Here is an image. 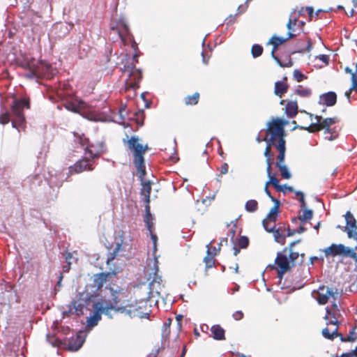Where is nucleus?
Returning a JSON list of instances; mask_svg holds the SVG:
<instances>
[{"label":"nucleus","instance_id":"nucleus-31","mask_svg":"<svg viewBox=\"0 0 357 357\" xmlns=\"http://www.w3.org/2000/svg\"><path fill=\"white\" fill-rule=\"evenodd\" d=\"M60 254L68 265H70L77 259V253L75 252H69L68 247H63V249L60 251Z\"/></svg>","mask_w":357,"mask_h":357},{"label":"nucleus","instance_id":"nucleus-43","mask_svg":"<svg viewBox=\"0 0 357 357\" xmlns=\"http://www.w3.org/2000/svg\"><path fill=\"white\" fill-rule=\"evenodd\" d=\"M353 91H357V75H353V82L351 86L344 93V96L350 102L351 94Z\"/></svg>","mask_w":357,"mask_h":357},{"label":"nucleus","instance_id":"nucleus-19","mask_svg":"<svg viewBox=\"0 0 357 357\" xmlns=\"http://www.w3.org/2000/svg\"><path fill=\"white\" fill-rule=\"evenodd\" d=\"M347 223V232L349 238H354L357 242V225L356 220L350 211H347L344 215Z\"/></svg>","mask_w":357,"mask_h":357},{"label":"nucleus","instance_id":"nucleus-61","mask_svg":"<svg viewBox=\"0 0 357 357\" xmlns=\"http://www.w3.org/2000/svg\"><path fill=\"white\" fill-rule=\"evenodd\" d=\"M235 22V17L230 15L226 19V23L227 25H231Z\"/></svg>","mask_w":357,"mask_h":357},{"label":"nucleus","instance_id":"nucleus-62","mask_svg":"<svg viewBox=\"0 0 357 357\" xmlns=\"http://www.w3.org/2000/svg\"><path fill=\"white\" fill-rule=\"evenodd\" d=\"M305 10V8H301L300 10H294V11L296 12V16H298V18L301 16V15H304V11Z\"/></svg>","mask_w":357,"mask_h":357},{"label":"nucleus","instance_id":"nucleus-51","mask_svg":"<svg viewBox=\"0 0 357 357\" xmlns=\"http://www.w3.org/2000/svg\"><path fill=\"white\" fill-rule=\"evenodd\" d=\"M123 247H116V250L110 253L109 256L107 259V263L109 264L111 261H112L116 256L117 253L121 250Z\"/></svg>","mask_w":357,"mask_h":357},{"label":"nucleus","instance_id":"nucleus-17","mask_svg":"<svg viewBox=\"0 0 357 357\" xmlns=\"http://www.w3.org/2000/svg\"><path fill=\"white\" fill-rule=\"evenodd\" d=\"M289 36L287 38H283V37H278L275 35H273L268 40V45H272L273 49L271 51V56L272 57L277 61V63L281 66V67H289L291 66L292 63L291 61H289L288 64H284L282 63L278 57L275 55V51L278 50V47L282 44H284L287 40H289Z\"/></svg>","mask_w":357,"mask_h":357},{"label":"nucleus","instance_id":"nucleus-28","mask_svg":"<svg viewBox=\"0 0 357 357\" xmlns=\"http://www.w3.org/2000/svg\"><path fill=\"white\" fill-rule=\"evenodd\" d=\"M298 106L296 100H289L287 102L284 112L289 118H294L298 114Z\"/></svg>","mask_w":357,"mask_h":357},{"label":"nucleus","instance_id":"nucleus-48","mask_svg":"<svg viewBox=\"0 0 357 357\" xmlns=\"http://www.w3.org/2000/svg\"><path fill=\"white\" fill-rule=\"evenodd\" d=\"M326 321V325L328 326H334L335 328V327H337L338 328V320H337V317L336 316L335 314H333V317H329V319Z\"/></svg>","mask_w":357,"mask_h":357},{"label":"nucleus","instance_id":"nucleus-63","mask_svg":"<svg viewBox=\"0 0 357 357\" xmlns=\"http://www.w3.org/2000/svg\"><path fill=\"white\" fill-rule=\"evenodd\" d=\"M228 243V238L226 237V238H222L220 241V243H218V245L220 246H222V245H227Z\"/></svg>","mask_w":357,"mask_h":357},{"label":"nucleus","instance_id":"nucleus-46","mask_svg":"<svg viewBox=\"0 0 357 357\" xmlns=\"http://www.w3.org/2000/svg\"><path fill=\"white\" fill-rule=\"evenodd\" d=\"M11 118H12L11 114H10L8 112L1 114H0V124L6 125V124L8 123L9 121H10Z\"/></svg>","mask_w":357,"mask_h":357},{"label":"nucleus","instance_id":"nucleus-33","mask_svg":"<svg viewBox=\"0 0 357 357\" xmlns=\"http://www.w3.org/2000/svg\"><path fill=\"white\" fill-rule=\"evenodd\" d=\"M277 158L278 161L275 163V166L280 170L281 176L284 179H289L291 177V174H290L287 167L283 164L284 160H281L278 156Z\"/></svg>","mask_w":357,"mask_h":357},{"label":"nucleus","instance_id":"nucleus-15","mask_svg":"<svg viewBox=\"0 0 357 357\" xmlns=\"http://www.w3.org/2000/svg\"><path fill=\"white\" fill-rule=\"evenodd\" d=\"M238 225V219H235L231 220L230 223L227 224V227L229 229L230 235V242L233 244V245H248L250 241L249 238L245 236H240L239 237H236V231Z\"/></svg>","mask_w":357,"mask_h":357},{"label":"nucleus","instance_id":"nucleus-5","mask_svg":"<svg viewBox=\"0 0 357 357\" xmlns=\"http://www.w3.org/2000/svg\"><path fill=\"white\" fill-rule=\"evenodd\" d=\"M106 293L105 298L98 300L105 307L106 312H111L114 310L115 312H123L126 310V306L119 305L121 298L125 296L124 289L116 287H106Z\"/></svg>","mask_w":357,"mask_h":357},{"label":"nucleus","instance_id":"nucleus-32","mask_svg":"<svg viewBox=\"0 0 357 357\" xmlns=\"http://www.w3.org/2000/svg\"><path fill=\"white\" fill-rule=\"evenodd\" d=\"M271 185L273 186L278 192H282L285 194L286 191L289 192H294L293 188L291 186H289L286 184L280 185L279 180L277 178H271Z\"/></svg>","mask_w":357,"mask_h":357},{"label":"nucleus","instance_id":"nucleus-58","mask_svg":"<svg viewBox=\"0 0 357 357\" xmlns=\"http://www.w3.org/2000/svg\"><path fill=\"white\" fill-rule=\"evenodd\" d=\"M128 40L131 42V47L133 49L134 52H140V51L138 48L137 43L134 40V38L132 37L130 39H129Z\"/></svg>","mask_w":357,"mask_h":357},{"label":"nucleus","instance_id":"nucleus-29","mask_svg":"<svg viewBox=\"0 0 357 357\" xmlns=\"http://www.w3.org/2000/svg\"><path fill=\"white\" fill-rule=\"evenodd\" d=\"M151 192V183L143 182L142 187L141 189V195L142 196V200L145 204V206H150V195Z\"/></svg>","mask_w":357,"mask_h":357},{"label":"nucleus","instance_id":"nucleus-30","mask_svg":"<svg viewBox=\"0 0 357 357\" xmlns=\"http://www.w3.org/2000/svg\"><path fill=\"white\" fill-rule=\"evenodd\" d=\"M347 250H348V247H326L324 250V252L326 257H335L340 255H344L346 256Z\"/></svg>","mask_w":357,"mask_h":357},{"label":"nucleus","instance_id":"nucleus-60","mask_svg":"<svg viewBox=\"0 0 357 357\" xmlns=\"http://www.w3.org/2000/svg\"><path fill=\"white\" fill-rule=\"evenodd\" d=\"M305 10L307 12L309 15L310 20H312L314 15V9L311 6H307L305 8Z\"/></svg>","mask_w":357,"mask_h":357},{"label":"nucleus","instance_id":"nucleus-27","mask_svg":"<svg viewBox=\"0 0 357 357\" xmlns=\"http://www.w3.org/2000/svg\"><path fill=\"white\" fill-rule=\"evenodd\" d=\"M287 78L284 77L283 81H277L274 86V93L275 96L281 98L285 94L289 89V85L287 83Z\"/></svg>","mask_w":357,"mask_h":357},{"label":"nucleus","instance_id":"nucleus-49","mask_svg":"<svg viewBox=\"0 0 357 357\" xmlns=\"http://www.w3.org/2000/svg\"><path fill=\"white\" fill-rule=\"evenodd\" d=\"M271 185V183H269V181H268L266 183V185H265V187H264V192H266V194L268 195V197L271 199V201H273L274 202V205H275L276 204V202H280L278 199L273 197L271 194V192L270 190H268V185Z\"/></svg>","mask_w":357,"mask_h":357},{"label":"nucleus","instance_id":"nucleus-2","mask_svg":"<svg viewBox=\"0 0 357 357\" xmlns=\"http://www.w3.org/2000/svg\"><path fill=\"white\" fill-rule=\"evenodd\" d=\"M140 52H134L131 59H126V61L123 62V66L121 68L123 73L128 74V77L125 81V91L127 92L132 90L133 96L137 95L136 91L139 88V83L143 77L142 70L136 68Z\"/></svg>","mask_w":357,"mask_h":357},{"label":"nucleus","instance_id":"nucleus-39","mask_svg":"<svg viewBox=\"0 0 357 357\" xmlns=\"http://www.w3.org/2000/svg\"><path fill=\"white\" fill-rule=\"evenodd\" d=\"M73 310L77 315L83 314L82 305L78 303L76 301H72L71 304L69 305V312L73 313Z\"/></svg>","mask_w":357,"mask_h":357},{"label":"nucleus","instance_id":"nucleus-42","mask_svg":"<svg viewBox=\"0 0 357 357\" xmlns=\"http://www.w3.org/2000/svg\"><path fill=\"white\" fill-rule=\"evenodd\" d=\"M272 232L273 233L274 238L277 243L280 244L285 243V236L282 234L280 228L275 229Z\"/></svg>","mask_w":357,"mask_h":357},{"label":"nucleus","instance_id":"nucleus-1","mask_svg":"<svg viewBox=\"0 0 357 357\" xmlns=\"http://www.w3.org/2000/svg\"><path fill=\"white\" fill-rule=\"evenodd\" d=\"M287 122L279 119H273L268 123L266 130V135L264 141L266 143L264 155L273 153L271 151L275 148L278 152V158L282 160L285 158L286 153V136L284 126Z\"/></svg>","mask_w":357,"mask_h":357},{"label":"nucleus","instance_id":"nucleus-36","mask_svg":"<svg viewBox=\"0 0 357 357\" xmlns=\"http://www.w3.org/2000/svg\"><path fill=\"white\" fill-rule=\"evenodd\" d=\"M199 93L195 92L192 95H189L185 97V98L183 99V102L186 106H193L199 102Z\"/></svg>","mask_w":357,"mask_h":357},{"label":"nucleus","instance_id":"nucleus-57","mask_svg":"<svg viewBox=\"0 0 357 357\" xmlns=\"http://www.w3.org/2000/svg\"><path fill=\"white\" fill-rule=\"evenodd\" d=\"M232 317L235 320L239 321L243 319V313L242 312V311L238 310L232 314Z\"/></svg>","mask_w":357,"mask_h":357},{"label":"nucleus","instance_id":"nucleus-3","mask_svg":"<svg viewBox=\"0 0 357 357\" xmlns=\"http://www.w3.org/2000/svg\"><path fill=\"white\" fill-rule=\"evenodd\" d=\"M127 146L132 153V162L139 173V178L142 180L146 175V166L144 154L149 150L148 145L143 146L139 143V139L137 136H132L127 141Z\"/></svg>","mask_w":357,"mask_h":357},{"label":"nucleus","instance_id":"nucleus-54","mask_svg":"<svg viewBox=\"0 0 357 357\" xmlns=\"http://www.w3.org/2000/svg\"><path fill=\"white\" fill-rule=\"evenodd\" d=\"M340 357H357V347L354 350L342 354Z\"/></svg>","mask_w":357,"mask_h":357},{"label":"nucleus","instance_id":"nucleus-53","mask_svg":"<svg viewBox=\"0 0 357 357\" xmlns=\"http://www.w3.org/2000/svg\"><path fill=\"white\" fill-rule=\"evenodd\" d=\"M346 256H348L357 262V253L352 249L348 247V250H346Z\"/></svg>","mask_w":357,"mask_h":357},{"label":"nucleus","instance_id":"nucleus-8","mask_svg":"<svg viewBox=\"0 0 357 357\" xmlns=\"http://www.w3.org/2000/svg\"><path fill=\"white\" fill-rule=\"evenodd\" d=\"M26 68L29 70V73L25 76L28 78L40 77L47 75L51 66L43 61H36L33 59L26 63Z\"/></svg>","mask_w":357,"mask_h":357},{"label":"nucleus","instance_id":"nucleus-25","mask_svg":"<svg viewBox=\"0 0 357 357\" xmlns=\"http://www.w3.org/2000/svg\"><path fill=\"white\" fill-rule=\"evenodd\" d=\"M298 26V16H296V12L293 11L289 17V21L287 24V28L288 29L287 36L289 38H294L296 37V34L294 32L296 31V28Z\"/></svg>","mask_w":357,"mask_h":357},{"label":"nucleus","instance_id":"nucleus-41","mask_svg":"<svg viewBox=\"0 0 357 357\" xmlns=\"http://www.w3.org/2000/svg\"><path fill=\"white\" fill-rule=\"evenodd\" d=\"M245 209L250 213H253L258 209V202L255 199H250L245 204Z\"/></svg>","mask_w":357,"mask_h":357},{"label":"nucleus","instance_id":"nucleus-34","mask_svg":"<svg viewBox=\"0 0 357 357\" xmlns=\"http://www.w3.org/2000/svg\"><path fill=\"white\" fill-rule=\"evenodd\" d=\"M212 337L216 340H225V330L220 325H213L211 328Z\"/></svg>","mask_w":357,"mask_h":357},{"label":"nucleus","instance_id":"nucleus-47","mask_svg":"<svg viewBox=\"0 0 357 357\" xmlns=\"http://www.w3.org/2000/svg\"><path fill=\"white\" fill-rule=\"evenodd\" d=\"M324 138L328 141H333L337 137L336 132H332L331 130H324Z\"/></svg>","mask_w":357,"mask_h":357},{"label":"nucleus","instance_id":"nucleus-4","mask_svg":"<svg viewBox=\"0 0 357 357\" xmlns=\"http://www.w3.org/2000/svg\"><path fill=\"white\" fill-rule=\"evenodd\" d=\"M157 248L153 247L152 250L149 252L148 260L150 261L148 264V268L151 270L149 273V280H151L149 283V298L154 296V294H159L160 291L162 289V277L158 275V257L160 255H157Z\"/></svg>","mask_w":357,"mask_h":357},{"label":"nucleus","instance_id":"nucleus-10","mask_svg":"<svg viewBox=\"0 0 357 357\" xmlns=\"http://www.w3.org/2000/svg\"><path fill=\"white\" fill-rule=\"evenodd\" d=\"M322 335L328 340H333L335 337H340L342 342H354L357 339L356 328H353L345 337L342 334L338 333V328L335 327L330 331L328 327H326L322 330Z\"/></svg>","mask_w":357,"mask_h":357},{"label":"nucleus","instance_id":"nucleus-13","mask_svg":"<svg viewBox=\"0 0 357 357\" xmlns=\"http://www.w3.org/2000/svg\"><path fill=\"white\" fill-rule=\"evenodd\" d=\"M94 169V160L90 158L84 157L77 160L73 165L69 167V175L80 174L85 171Z\"/></svg>","mask_w":357,"mask_h":357},{"label":"nucleus","instance_id":"nucleus-18","mask_svg":"<svg viewBox=\"0 0 357 357\" xmlns=\"http://www.w3.org/2000/svg\"><path fill=\"white\" fill-rule=\"evenodd\" d=\"M144 221L146 224V227L149 233L150 237L152 240L153 245H157L158 236H157L156 234L155 233L153 217L151 213L150 206H145V215L144 218Z\"/></svg>","mask_w":357,"mask_h":357},{"label":"nucleus","instance_id":"nucleus-21","mask_svg":"<svg viewBox=\"0 0 357 357\" xmlns=\"http://www.w3.org/2000/svg\"><path fill=\"white\" fill-rule=\"evenodd\" d=\"M86 335L82 331H79L76 336L72 337L68 341L67 348L69 351H77L84 344L85 341Z\"/></svg>","mask_w":357,"mask_h":357},{"label":"nucleus","instance_id":"nucleus-45","mask_svg":"<svg viewBox=\"0 0 357 357\" xmlns=\"http://www.w3.org/2000/svg\"><path fill=\"white\" fill-rule=\"evenodd\" d=\"M251 53L254 58L261 56L263 53V47L260 45H253L251 49Z\"/></svg>","mask_w":357,"mask_h":357},{"label":"nucleus","instance_id":"nucleus-7","mask_svg":"<svg viewBox=\"0 0 357 357\" xmlns=\"http://www.w3.org/2000/svg\"><path fill=\"white\" fill-rule=\"evenodd\" d=\"M92 302L91 307L94 310L93 313L90 315L86 320V326L89 328H93L96 326L99 321L101 319V315L103 314L106 315L108 318L112 319V314L109 311L105 310V307L100 303L98 300L96 299L94 296H91L89 298V303Z\"/></svg>","mask_w":357,"mask_h":357},{"label":"nucleus","instance_id":"nucleus-40","mask_svg":"<svg viewBox=\"0 0 357 357\" xmlns=\"http://www.w3.org/2000/svg\"><path fill=\"white\" fill-rule=\"evenodd\" d=\"M124 231L123 230H119L115 233L114 236V244L115 245L119 246L128 243L125 241Z\"/></svg>","mask_w":357,"mask_h":357},{"label":"nucleus","instance_id":"nucleus-44","mask_svg":"<svg viewBox=\"0 0 357 357\" xmlns=\"http://www.w3.org/2000/svg\"><path fill=\"white\" fill-rule=\"evenodd\" d=\"M171 321V319H168L167 321L165 323H164L162 331V338L166 339L169 337L170 333Z\"/></svg>","mask_w":357,"mask_h":357},{"label":"nucleus","instance_id":"nucleus-52","mask_svg":"<svg viewBox=\"0 0 357 357\" xmlns=\"http://www.w3.org/2000/svg\"><path fill=\"white\" fill-rule=\"evenodd\" d=\"M295 193L297 196H299V201L301 203V208L305 207V202L304 199V194L301 191H295Z\"/></svg>","mask_w":357,"mask_h":357},{"label":"nucleus","instance_id":"nucleus-35","mask_svg":"<svg viewBox=\"0 0 357 357\" xmlns=\"http://www.w3.org/2000/svg\"><path fill=\"white\" fill-rule=\"evenodd\" d=\"M266 157V172L268 177V181H271V178H276L275 174L272 173V165L274 163V155L273 153H269L268 155H264Z\"/></svg>","mask_w":357,"mask_h":357},{"label":"nucleus","instance_id":"nucleus-37","mask_svg":"<svg viewBox=\"0 0 357 357\" xmlns=\"http://www.w3.org/2000/svg\"><path fill=\"white\" fill-rule=\"evenodd\" d=\"M292 248L293 247H284L283 252L287 255L289 261L294 263L298 259L299 254L298 252L293 251Z\"/></svg>","mask_w":357,"mask_h":357},{"label":"nucleus","instance_id":"nucleus-24","mask_svg":"<svg viewBox=\"0 0 357 357\" xmlns=\"http://www.w3.org/2000/svg\"><path fill=\"white\" fill-rule=\"evenodd\" d=\"M206 256L204 258L206 268H212L215 264V256L220 252L221 247H207Z\"/></svg>","mask_w":357,"mask_h":357},{"label":"nucleus","instance_id":"nucleus-23","mask_svg":"<svg viewBox=\"0 0 357 357\" xmlns=\"http://www.w3.org/2000/svg\"><path fill=\"white\" fill-rule=\"evenodd\" d=\"M115 275L116 273L114 271L107 273L102 272L95 274L93 278V282L91 285L95 288L96 291H98L102 289L108 278H111Z\"/></svg>","mask_w":357,"mask_h":357},{"label":"nucleus","instance_id":"nucleus-6","mask_svg":"<svg viewBox=\"0 0 357 357\" xmlns=\"http://www.w3.org/2000/svg\"><path fill=\"white\" fill-rule=\"evenodd\" d=\"M30 108L29 98L15 99L10 105L11 123L13 128L18 130L25 128L24 109Z\"/></svg>","mask_w":357,"mask_h":357},{"label":"nucleus","instance_id":"nucleus-55","mask_svg":"<svg viewBox=\"0 0 357 357\" xmlns=\"http://www.w3.org/2000/svg\"><path fill=\"white\" fill-rule=\"evenodd\" d=\"M326 314L324 316V319L327 321L329 319V317H333V314H335L336 316H337V314L336 312H334L333 310H331L328 307H326Z\"/></svg>","mask_w":357,"mask_h":357},{"label":"nucleus","instance_id":"nucleus-22","mask_svg":"<svg viewBox=\"0 0 357 357\" xmlns=\"http://www.w3.org/2000/svg\"><path fill=\"white\" fill-rule=\"evenodd\" d=\"M315 292L317 294V301L320 305L326 304L328 302L329 297H333L335 299V293L333 289L331 288L326 287L324 285L320 286L319 290H314L312 293Z\"/></svg>","mask_w":357,"mask_h":357},{"label":"nucleus","instance_id":"nucleus-38","mask_svg":"<svg viewBox=\"0 0 357 357\" xmlns=\"http://www.w3.org/2000/svg\"><path fill=\"white\" fill-rule=\"evenodd\" d=\"M295 94L303 98H308L312 95V90L309 88H305L302 85H298L295 90Z\"/></svg>","mask_w":357,"mask_h":357},{"label":"nucleus","instance_id":"nucleus-26","mask_svg":"<svg viewBox=\"0 0 357 357\" xmlns=\"http://www.w3.org/2000/svg\"><path fill=\"white\" fill-rule=\"evenodd\" d=\"M319 102L328 107H332L337 102V95L333 91L324 93L319 97Z\"/></svg>","mask_w":357,"mask_h":357},{"label":"nucleus","instance_id":"nucleus-14","mask_svg":"<svg viewBox=\"0 0 357 357\" xmlns=\"http://www.w3.org/2000/svg\"><path fill=\"white\" fill-rule=\"evenodd\" d=\"M79 143L82 146L86 145L85 148L86 153L89 154V158L93 160L96 158H98L103 152L104 144L102 142H97L89 144L88 139L86 138L79 137Z\"/></svg>","mask_w":357,"mask_h":357},{"label":"nucleus","instance_id":"nucleus-12","mask_svg":"<svg viewBox=\"0 0 357 357\" xmlns=\"http://www.w3.org/2000/svg\"><path fill=\"white\" fill-rule=\"evenodd\" d=\"M280 202H276L275 205H274L269 211L267 214L266 218H264L262 221V225L264 229L268 232H272L275 229V222L279 215L280 213Z\"/></svg>","mask_w":357,"mask_h":357},{"label":"nucleus","instance_id":"nucleus-16","mask_svg":"<svg viewBox=\"0 0 357 357\" xmlns=\"http://www.w3.org/2000/svg\"><path fill=\"white\" fill-rule=\"evenodd\" d=\"M317 123H312L306 130L310 132L319 131L321 130H331L330 127L337 122V118H326L323 119L321 116H316Z\"/></svg>","mask_w":357,"mask_h":357},{"label":"nucleus","instance_id":"nucleus-64","mask_svg":"<svg viewBox=\"0 0 357 357\" xmlns=\"http://www.w3.org/2000/svg\"><path fill=\"white\" fill-rule=\"evenodd\" d=\"M319 59H320L321 61H323V62H324V63H328V56H327V55H325V54H321V55H320V56H319Z\"/></svg>","mask_w":357,"mask_h":357},{"label":"nucleus","instance_id":"nucleus-59","mask_svg":"<svg viewBox=\"0 0 357 357\" xmlns=\"http://www.w3.org/2000/svg\"><path fill=\"white\" fill-rule=\"evenodd\" d=\"M311 49H312V43H311L310 40H308L306 47L300 49L297 52H310L311 50Z\"/></svg>","mask_w":357,"mask_h":357},{"label":"nucleus","instance_id":"nucleus-20","mask_svg":"<svg viewBox=\"0 0 357 357\" xmlns=\"http://www.w3.org/2000/svg\"><path fill=\"white\" fill-rule=\"evenodd\" d=\"M111 29L118 33L124 45H127L128 40L133 37L129 26L125 22H121L116 27L112 26Z\"/></svg>","mask_w":357,"mask_h":357},{"label":"nucleus","instance_id":"nucleus-50","mask_svg":"<svg viewBox=\"0 0 357 357\" xmlns=\"http://www.w3.org/2000/svg\"><path fill=\"white\" fill-rule=\"evenodd\" d=\"M294 77L297 82H301L307 78V77L304 75L299 70H295L294 71Z\"/></svg>","mask_w":357,"mask_h":357},{"label":"nucleus","instance_id":"nucleus-56","mask_svg":"<svg viewBox=\"0 0 357 357\" xmlns=\"http://www.w3.org/2000/svg\"><path fill=\"white\" fill-rule=\"evenodd\" d=\"M229 165L227 162H224L220 167V172L221 174H226L228 172Z\"/></svg>","mask_w":357,"mask_h":357},{"label":"nucleus","instance_id":"nucleus-11","mask_svg":"<svg viewBox=\"0 0 357 357\" xmlns=\"http://www.w3.org/2000/svg\"><path fill=\"white\" fill-rule=\"evenodd\" d=\"M290 261H289L287 255L284 253L283 250L278 252L275 259V264H269L266 268L276 269L277 265L278 268V277L280 280L282 279L283 275L290 268Z\"/></svg>","mask_w":357,"mask_h":357},{"label":"nucleus","instance_id":"nucleus-9","mask_svg":"<svg viewBox=\"0 0 357 357\" xmlns=\"http://www.w3.org/2000/svg\"><path fill=\"white\" fill-rule=\"evenodd\" d=\"M303 211V214L298 215V218H292L291 221L293 223H297V222H300V225L298 229H290L288 228L287 229V236H291L294 235L296 233L300 234L306 230L304 227V224L312 219L313 215V212L312 210L307 209L306 206L305 208H301Z\"/></svg>","mask_w":357,"mask_h":357}]
</instances>
